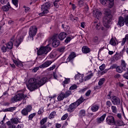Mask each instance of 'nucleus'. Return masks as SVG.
<instances>
[{"mask_svg": "<svg viewBox=\"0 0 128 128\" xmlns=\"http://www.w3.org/2000/svg\"><path fill=\"white\" fill-rule=\"evenodd\" d=\"M42 112H44V108H41L39 109L38 114H42Z\"/></svg>", "mask_w": 128, "mask_h": 128, "instance_id": "864d4df0", "label": "nucleus"}, {"mask_svg": "<svg viewBox=\"0 0 128 128\" xmlns=\"http://www.w3.org/2000/svg\"><path fill=\"white\" fill-rule=\"evenodd\" d=\"M32 110V106L30 104L28 105L22 110L21 114L22 116H28V112H30Z\"/></svg>", "mask_w": 128, "mask_h": 128, "instance_id": "1a4fd4ad", "label": "nucleus"}, {"mask_svg": "<svg viewBox=\"0 0 128 128\" xmlns=\"http://www.w3.org/2000/svg\"><path fill=\"white\" fill-rule=\"evenodd\" d=\"M114 58L116 60H118L120 58V54H115L114 56Z\"/></svg>", "mask_w": 128, "mask_h": 128, "instance_id": "de8ad7c7", "label": "nucleus"}, {"mask_svg": "<svg viewBox=\"0 0 128 128\" xmlns=\"http://www.w3.org/2000/svg\"><path fill=\"white\" fill-rule=\"evenodd\" d=\"M98 108H100V106L98 104H94L91 106V110L93 112H98Z\"/></svg>", "mask_w": 128, "mask_h": 128, "instance_id": "aec40b11", "label": "nucleus"}, {"mask_svg": "<svg viewBox=\"0 0 128 128\" xmlns=\"http://www.w3.org/2000/svg\"><path fill=\"white\" fill-rule=\"evenodd\" d=\"M10 8V2H8V5H5L2 7V10L4 12H8Z\"/></svg>", "mask_w": 128, "mask_h": 128, "instance_id": "5701e85b", "label": "nucleus"}, {"mask_svg": "<svg viewBox=\"0 0 128 128\" xmlns=\"http://www.w3.org/2000/svg\"><path fill=\"white\" fill-rule=\"evenodd\" d=\"M93 15L95 18H98L102 16V12H100V11L98 10L95 9L93 10Z\"/></svg>", "mask_w": 128, "mask_h": 128, "instance_id": "4468645a", "label": "nucleus"}, {"mask_svg": "<svg viewBox=\"0 0 128 128\" xmlns=\"http://www.w3.org/2000/svg\"><path fill=\"white\" fill-rule=\"evenodd\" d=\"M2 51V52H6V46H3L1 48Z\"/></svg>", "mask_w": 128, "mask_h": 128, "instance_id": "603ef678", "label": "nucleus"}, {"mask_svg": "<svg viewBox=\"0 0 128 128\" xmlns=\"http://www.w3.org/2000/svg\"><path fill=\"white\" fill-rule=\"evenodd\" d=\"M92 76H94V73L90 72L88 74V76H86L84 78V80L85 82H86V80H90L91 78H92Z\"/></svg>", "mask_w": 128, "mask_h": 128, "instance_id": "393cba45", "label": "nucleus"}, {"mask_svg": "<svg viewBox=\"0 0 128 128\" xmlns=\"http://www.w3.org/2000/svg\"><path fill=\"white\" fill-rule=\"evenodd\" d=\"M92 42L95 44H98V42H100V40H98V36L94 37L93 38Z\"/></svg>", "mask_w": 128, "mask_h": 128, "instance_id": "4c0bfd02", "label": "nucleus"}, {"mask_svg": "<svg viewBox=\"0 0 128 128\" xmlns=\"http://www.w3.org/2000/svg\"><path fill=\"white\" fill-rule=\"evenodd\" d=\"M12 46H14V44L12 42H8L6 44V48H8V50H12Z\"/></svg>", "mask_w": 128, "mask_h": 128, "instance_id": "bb28decb", "label": "nucleus"}, {"mask_svg": "<svg viewBox=\"0 0 128 128\" xmlns=\"http://www.w3.org/2000/svg\"><path fill=\"white\" fill-rule=\"evenodd\" d=\"M118 126H124V122L122 120H118L117 122Z\"/></svg>", "mask_w": 128, "mask_h": 128, "instance_id": "13d9d810", "label": "nucleus"}, {"mask_svg": "<svg viewBox=\"0 0 128 128\" xmlns=\"http://www.w3.org/2000/svg\"><path fill=\"white\" fill-rule=\"evenodd\" d=\"M12 2L13 4H14V6H16V8H18V0H12Z\"/></svg>", "mask_w": 128, "mask_h": 128, "instance_id": "79ce46f5", "label": "nucleus"}, {"mask_svg": "<svg viewBox=\"0 0 128 128\" xmlns=\"http://www.w3.org/2000/svg\"><path fill=\"white\" fill-rule=\"evenodd\" d=\"M70 20L74 22V20H78V18H74L72 14L70 15Z\"/></svg>", "mask_w": 128, "mask_h": 128, "instance_id": "8fccbe9b", "label": "nucleus"}, {"mask_svg": "<svg viewBox=\"0 0 128 128\" xmlns=\"http://www.w3.org/2000/svg\"><path fill=\"white\" fill-rule=\"evenodd\" d=\"M110 44L114 46L116 44V37L112 36L110 41Z\"/></svg>", "mask_w": 128, "mask_h": 128, "instance_id": "4be33fe9", "label": "nucleus"}, {"mask_svg": "<svg viewBox=\"0 0 128 128\" xmlns=\"http://www.w3.org/2000/svg\"><path fill=\"white\" fill-rule=\"evenodd\" d=\"M68 114L66 113L62 116V118H61V120H66L68 118Z\"/></svg>", "mask_w": 128, "mask_h": 128, "instance_id": "ea45409f", "label": "nucleus"}, {"mask_svg": "<svg viewBox=\"0 0 128 128\" xmlns=\"http://www.w3.org/2000/svg\"><path fill=\"white\" fill-rule=\"evenodd\" d=\"M99 68L100 70H104L106 68V64H102L100 66Z\"/></svg>", "mask_w": 128, "mask_h": 128, "instance_id": "09e8293b", "label": "nucleus"}, {"mask_svg": "<svg viewBox=\"0 0 128 128\" xmlns=\"http://www.w3.org/2000/svg\"><path fill=\"white\" fill-rule=\"evenodd\" d=\"M12 122H10V121H8L7 122H6V124L7 126H8L9 128H10V126H12Z\"/></svg>", "mask_w": 128, "mask_h": 128, "instance_id": "0e129e2a", "label": "nucleus"}, {"mask_svg": "<svg viewBox=\"0 0 128 128\" xmlns=\"http://www.w3.org/2000/svg\"><path fill=\"white\" fill-rule=\"evenodd\" d=\"M106 122L108 124H114V118L112 116H108L106 118Z\"/></svg>", "mask_w": 128, "mask_h": 128, "instance_id": "ddd939ff", "label": "nucleus"}, {"mask_svg": "<svg viewBox=\"0 0 128 128\" xmlns=\"http://www.w3.org/2000/svg\"><path fill=\"white\" fill-rule=\"evenodd\" d=\"M106 116V114H104L100 118H98L96 120L97 124H102V122H103Z\"/></svg>", "mask_w": 128, "mask_h": 128, "instance_id": "f3484780", "label": "nucleus"}, {"mask_svg": "<svg viewBox=\"0 0 128 128\" xmlns=\"http://www.w3.org/2000/svg\"><path fill=\"white\" fill-rule=\"evenodd\" d=\"M11 122L15 124H18V118H14L11 119Z\"/></svg>", "mask_w": 128, "mask_h": 128, "instance_id": "473e14b6", "label": "nucleus"}, {"mask_svg": "<svg viewBox=\"0 0 128 128\" xmlns=\"http://www.w3.org/2000/svg\"><path fill=\"white\" fill-rule=\"evenodd\" d=\"M124 78H126V80H128V73H125L124 75H123Z\"/></svg>", "mask_w": 128, "mask_h": 128, "instance_id": "338daca9", "label": "nucleus"}, {"mask_svg": "<svg viewBox=\"0 0 128 128\" xmlns=\"http://www.w3.org/2000/svg\"><path fill=\"white\" fill-rule=\"evenodd\" d=\"M70 78H65V80L62 82V85L64 86V84H70Z\"/></svg>", "mask_w": 128, "mask_h": 128, "instance_id": "e433bc0d", "label": "nucleus"}, {"mask_svg": "<svg viewBox=\"0 0 128 128\" xmlns=\"http://www.w3.org/2000/svg\"><path fill=\"white\" fill-rule=\"evenodd\" d=\"M52 6V2H48L42 5V12L39 14V16H44V14H48V10H50Z\"/></svg>", "mask_w": 128, "mask_h": 128, "instance_id": "7ed1b4c3", "label": "nucleus"}, {"mask_svg": "<svg viewBox=\"0 0 128 128\" xmlns=\"http://www.w3.org/2000/svg\"><path fill=\"white\" fill-rule=\"evenodd\" d=\"M47 120H48L47 118H44L43 119H42L40 121V126H44V124H46V122Z\"/></svg>", "mask_w": 128, "mask_h": 128, "instance_id": "72a5a7b5", "label": "nucleus"}, {"mask_svg": "<svg viewBox=\"0 0 128 128\" xmlns=\"http://www.w3.org/2000/svg\"><path fill=\"white\" fill-rule=\"evenodd\" d=\"M36 116V112L30 114L28 117V120H32V118H34Z\"/></svg>", "mask_w": 128, "mask_h": 128, "instance_id": "7c9ffc66", "label": "nucleus"}, {"mask_svg": "<svg viewBox=\"0 0 128 128\" xmlns=\"http://www.w3.org/2000/svg\"><path fill=\"white\" fill-rule=\"evenodd\" d=\"M39 69H40V66L34 68H33L32 72H38V70Z\"/></svg>", "mask_w": 128, "mask_h": 128, "instance_id": "bf43d9fd", "label": "nucleus"}, {"mask_svg": "<svg viewBox=\"0 0 128 128\" xmlns=\"http://www.w3.org/2000/svg\"><path fill=\"white\" fill-rule=\"evenodd\" d=\"M121 66L124 70H125L124 68H126V61H124V60H121Z\"/></svg>", "mask_w": 128, "mask_h": 128, "instance_id": "2f4dec72", "label": "nucleus"}, {"mask_svg": "<svg viewBox=\"0 0 128 128\" xmlns=\"http://www.w3.org/2000/svg\"><path fill=\"white\" fill-rule=\"evenodd\" d=\"M56 68V65H53L52 67H50L49 68H48V70H54V68Z\"/></svg>", "mask_w": 128, "mask_h": 128, "instance_id": "052dcab7", "label": "nucleus"}, {"mask_svg": "<svg viewBox=\"0 0 128 128\" xmlns=\"http://www.w3.org/2000/svg\"><path fill=\"white\" fill-rule=\"evenodd\" d=\"M76 56V53L74 52H71L66 60L67 62H70V60H74Z\"/></svg>", "mask_w": 128, "mask_h": 128, "instance_id": "6ab92c4d", "label": "nucleus"}, {"mask_svg": "<svg viewBox=\"0 0 128 128\" xmlns=\"http://www.w3.org/2000/svg\"><path fill=\"white\" fill-rule=\"evenodd\" d=\"M60 2V0H56L55 2H54V6L55 8H58V2Z\"/></svg>", "mask_w": 128, "mask_h": 128, "instance_id": "c03bdc74", "label": "nucleus"}, {"mask_svg": "<svg viewBox=\"0 0 128 128\" xmlns=\"http://www.w3.org/2000/svg\"><path fill=\"white\" fill-rule=\"evenodd\" d=\"M62 28H64V30H65L66 32H68L70 30V27L68 26H66L67 28H66V27H64V26L62 24Z\"/></svg>", "mask_w": 128, "mask_h": 128, "instance_id": "6e6d98bb", "label": "nucleus"}, {"mask_svg": "<svg viewBox=\"0 0 128 128\" xmlns=\"http://www.w3.org/2000/svg\"><path fill=\"white\" fill-rule=\"evenodd\" d=\"M50 79V76L43 77L42 78H40V76H38L36 78H31L28 80V84L27 85V88L29 90L32 92L34 90L38 88V86H44Z\"/></svg>", "mask_w": 128, "mask_h": 128, "instance_id": "f257e3e1", "label": "nucleus"}, {"mask_svg": "<svg viewBox=\"0 0 128 128\" xmlns=\"http://www.w3.org/2000/svg\"><path fill=\"white\" fill-rule=\"evenodd\" d=\"M112 16L111 15L110 13H106L103 18V24L106 28H110V22H112Z\"/></svg>", "mask_w": 128, "mask_h": 128, "instance_id": "20e7f679", "label": "nucleus"}, {"mask_svg": "<svg viewBox=\"0 0 128 128\" xmlns=\"http://www.w3.org/2000/svg\"><path fill=\"white\" fill-rule=\"evenodd\" d=\"M107 2H108V6L110 8H112V6H114V0H107Z\"/></svg>", "mask_w": 128, "mask_h": 128, "instance_id": "a878e982", "label": "nucleus"}, {"mask_svg": "<svg viewBox=\"0 0 128 128\" xmlns=\"http://www.w3.org/2000/svg\"><path fill=\"white\" fill-rule=\"evenodd\" d=\"M84 76L81 74H76L74 76L76 80H79L80 82H84Z\"/></svg>", "mask_w": 128, "mask_h": 128, "instance_id": "dca6fc26", "label": "nucleus"}, {"mask_svg": "<svg viewBox=\"0 0 128 128\" xmlns=\"http://www.w3.org/2000/svg\"><path fill=\"white\" fill-rule=\"evenodd\" d=\"M90 92H91L90 90H88V91H87L86 92V96H88L90 94Z\"/></svg>", "mask_w": 128, "mask_h": 128, "instance_id": "69168bd1", "label": "nucleus"}, {"mask_svg": "<svg viewBox=\"0 0 128 128\" xmlns=\"http://www.w3.org/2000/svg\"><path fill=\"white\" fill-rule=\"evenodd\" d=\"M52 64V61H47L44 62L43 64L39 66L40 68H48Z\"/></svg>", "mask_w": 128, "mask_h": 128, "instance_id": "2eb2a0df", "label": "nucleus"}, {"mask_svg": "<svg viewBox=\"0 0 128 128\" xmlns=\"http://www.w3.org/2000/svg\"><path fill=\"white\" fill-rule=\"evenodd\" d=\"M20 35H18L16 37V40L14 41V44H15L16 46H18L20 44V42H22V40L24 39V37H20Z\"/></svg>", "mask_w": 128, "mask_h": 128, "instance_id": "f8f14e48", "label": "nucleus"}, {"mask_svg": "<svg viewBox=\"0 0 128 128\" xmlns=\"http://www.w3.org/2000/svg\"><path fill=\"white\" fill-rule=\"evenodd\" d=\"M16 107H10V108H7L4 110L3 112H14V110H16Z\"/></svg>", "mask_w": 128, "mask_h": 128, "instance_id": "b1692460", "label": "nucleus"}, {"mask_svg": "<svg viewBox=\"0 0 128 128\" xmlns=\"http://www.w3.org/2000/svg\"><path fill=\"white\" fill-rule=\"evenodd\" d=\"M72 38H74V36H68L65 40V42H66V44H68V42H70Z\"/></svg>", "mask_w": 128, "mask_h": 128, "instance_id": "c756f323", "label": "nucleus"}, {"mask_svg": "<svg viewBox=\"0 0 128 128\" xmlns=\"http://www.w3.org/2000/svg\"><path fill=\"white\" fill-rule=\"evenodd\" d=\"M58 37L60 40H64L66 38V34L64 32H62L58 35Z\"/></svg>", "mask_w": 128, "mask_h": 128, "instance_id": "a211bd4d", "label": "nucleus"}, {"mask_svg": "<svg viewBox=\"0 0 128 128\" xmlns=\"http://www.w3.org/2000/svg\"><path fill=\"white\" fill-rule=\"evenodd\" d=\"M56 54L54 52H52L50 54V56L51 58H56Z\"/></svg>", "mask_w": 128, "mask_h": 128, "instance_id": "a19ab883", "label": "nucleus"}, {"mask_svg": "<svg viewBox=\"0 0 128 128\" xmlns=\"http://www.w3.org/2000/svg\"><path fill=\"white\" fill-rule=\"evenodd\" d=\"M0 2L2 4H8V0H0Z\"/></svg>", "mask_w": 128, "mask_h": 128, "instance_id": "3c124183", "label": "nucleus"}, {"mask_svg": "<svg viewBox=\"0 0 128 128\" xmlns=\"http://www.w3.org/2000/svg\"><path fill=\"white\" fill-rule=\"evenodd\" d=\"M56 128H62V124H60L56 123Z\"/></svg>", "mask_w": 128, "mask_h": 128, "instance_id": "774afa93", "label": "nucleus"}, {"mask_svg": "<svg viewBox=\"0 0 128 128\" xmlns=\"http://www.w3.org/2000/svg\"><path fill=\"white\" fill-rule=\"evenodd\" d=\"M79 115L80 116H86V110H82L80 111Z\"/></svg>", "mask_w": 128, "mask_h": 128, "instance_id": "f704fd0d", "label": "nucleus"}, {"mask_svg": "<svg viewBox=\"0 0 128 128\" xmlns=\"http://www.w3.org/2000/svg\"><path fill=\"white\" fill-rule=\"evenodd\" d=\"M78 4L80 6H84V0H79Z\"/></svg>", "mask_w": 128, "mask_h": 128, "instance_id": "5fc2aeb1", "label": "nucleus"}, {"mask_svg": "<svg viewBox=\"0 0 128 128\" xmlns=\"http://www.w3.org/2000/svg\"><path fill=\"white\" fill-rule=\"evenodd\" d=\"M76 88H77L76 85L74 84L70 87V90H76Z\"/></svg>", "mask_w": 128, "mask_h": 128, "instance_id": "680f3d73", "label": "nucleus"}, {"mask_svg": "<svg viewBox=\"0 0 128 128\" xmlns=\"http://www.w3.org/2000/svg\"><path fill=\"white\" fill-rule=\"evenodd\" d=\"M100 2L103 6L106 4V0H100Z\"/></svg>", "mask_w": 128, "mask_h": 128, "instance_id": "4d7b16f0", "label": "nucleus"}, {"mask_svg": "<svg viewBox=\"0 0 128 128\" xmlns=\"http://www.w3.org/2000/svg\"><path fill=\"white\" fill-rule=\"evenodd\" d=\"M85 100L81 96L79 99H78L76 102L72 103L70 106L69 108H68V111L70 112H72L74 110H76L80 104L84 102Z\"/></svg>", "mask_w": 128, "mask_h": 128, "instance_id": "f03ea898", "label": "nucleus"}, {"mask_svg": "<svg viewBox=\"0 0 128 128\" xmlns=\"http://www.w3.org/2000/svg\"><path fill=\"white\" fill-rule=\"evenodd\" d=\"M94 26H96V29L98 30H100V28H102V25H100V24L96 22H94Z\"/></svg>", "mask_w": 128, "mask_h": 128, "instance_id": "c9c22d12", "label": "nucleus"}, {"mask_svg": "<svg viewBox=\"0 0 128 128\" xmlns=\"http://www.w3.org/2000/svg\"><path fill=\"white\" fill-rule=\"evenodd\" d=\"M118 67V65L116 64H113L112 66H110L109 70H114V68H116Z\"/></svg>", "mask_w": 128, "mask_h": 128, "instance_id": "49530a36", "label": "nucleus"}, {"mask_svg": "<svg viewBox=\"0 0 128 128\" xmlns=\"http://www.w3.org/2000/svg\"><path fill=\"white\" fill-rule=\"evenodd\" d=\"M71 92L70 91L68 90L66 92V93L64 92H61L59 96H58V102H60V100H62L64 98H68L69 96H70Z\"/></svg>", "mask_w": 128, "mask_h": 128, "instance_id": "9d476101", "label": "nucleus"}, {"mask_svg": "<svg viewBox=\"0 0 128 128\" xmlns=\"http://www.w3.org/2000/svg\"><path fill=\"white\" fill-rule=\"evenodd\" d=\"M116 72L122 74V66H117L116 68Z\"/></svg>", "mask_w": 128, "mask_h": 128, "instance_id": "c85d7f7f", "label": "nucleus"}, {"mask_svg": "<svg viewBox=\"0 0 128 128\" xmlns=\"http://www.w3.org/2000/svg\"><path fill=\"white\" fill-rule=\"evenodd\" d=\"M112 102H110V101L108 100L106 102V106H107V108H110V106H112Z\"/></svg>", "mask_w": 128, "mask_h": 128, "instance_id": "a18cd8bd", "label": "nucleus"}, {"mask_svg": "<svg viewBox=\"0 0 128 128\" xmlns=\"http://www.w3.org/2000/svg\"><path fill=\"white\" fill-rule=\"evenodd\" d=\"M56 113L54 111L51 112L48 116L49 118H50V120H51V118H54V116H56Z\"/></svg>", "mask_w": 128, "mask_h": 128, "instance_id": "58836bf2", "label": "nucleus"}, {"mask_svg": "<svg viewBox=\"0 0 128 128\" xmlns=\"http://www.w3.org/2000/svg\"><path fill=\"white\" fill-rule=\"evenodd\" d=\"M26 96H28L26 95H24L22 93H19L12 98L11 102H16L20 100H24Z\"/></svg>", "mask_w": 128, "mask_h": 128, "instance_id": "0eeeda50", "label": "nucleus"}, {"mask_svg": "<svg viewBox=\"0 0 128 128\" xmlns=\"http://www.w3.org/2000/svg\"><path fill=\"white\" fill-rule=\"evenodd\" d=\"M104 82H106V79H104V78H102L100 79L98 82V86H102L104 84Z\"/></svg>", "mask_w": 128, "mask_h": 128, "instance_id": "cd10ccee", "label": "nucleus"}, {"mask_svg": "<svg viewBox=\"0 0 128 128\" xmlns=\"http://www.w3.org/2000/svg\"><path fill=\"white\" fill-rule=\"evenodd\" d=\"M111 109L112 110V112H114V114H116L117 110L116 106H112Z\"/></svg>", "mask_w": 128, "mask_h": 128, "instance_id": "37998d69", "label": "nucleus"}, {"mask_svg": "<svg viewBox=\"0 0 128 128\" xmlns=\"http://www.w3.org/2000/svg\"><path fill=\"white\" fill-rule=\"evenodd\" d=\"M52 46L54 48H57L58 46H60V42L59 40H58V34H54L52 38Z\"/></svg>", "mask_w": 128, "mask_h": 128, "instance_id": "9b49d317", "label": "nucleus"}, {"mask_svg": "<svg viewBox=\"0 0 128 128\" xmlns=\"http://www.w3.org/2000/svg\"><path fill=\"white\" fill-rule=\"evenodd\" d=\"M126 42V39H124V38H122L121 45L122 46H124Z\"/></svg>", "mask_w": 128, "mask_h": 128, "instance_id": "e2e57ef3", "label": "nucleus"}, {"mask_svg": "<svg viewBox=\"0 0 128 128\" xmlns=\"http://www.w3.org/2000/svg\"><path fill=\"white\" fill-rule=\"evenodd\" d=\"M82 52L84 54H88L90 52V49L86 46H84L82 48Z\"/></svg>", "mask_w": 128, "mask_h": 128, "instance_id": "412c9836", "label": "nucleus"}, {"mask_svg": "<svg viewBox=\"0 0 128 128\" xmlns=\"http://www.w3.org/2000/svg\"><path fill=\"white\" fill-rule=\"evenodd\" d=\"M52 50V48L50 47V44L46 46H41L39 50H38L37 54L38 56L42 54H46L48 52Z\"/></svg>", "mask_w": 128, "mask_h": 128, "instance_id": "39448f33", "label": "nucleus"}, {"mask_svg": "<svg viewBox=\"0 0 128 128\" xmlns=\"http://www.w3.org/2000/svg\"><path fill=\"white\" fill-rule=\"evenodd\" d=\"M111 94L112 92H110L107 95V98L108 100H110L112 104H113L114 106H120V98L116 96H112Z\"/></svg>", "mask_w": 128, "mask_h": 128, "instance_id": "423d86ee", "label": "nucleus"}, {"mask_svg": "<svg viewBox=\"0 0 128 128\" xmlns=\"http://www.w3.org/2000/svg\"><path fill=\"white\" fill-rule=\"evenodd\" d=\"M37 32L38 28L36 26H34L30 27L28 34L31 40H34V36L36 34Z\"/></svg>", "mask_w": 128, "mask_h": 128, "instance_id": "6e6552de", "label": "nucleus"}]
</instances>
